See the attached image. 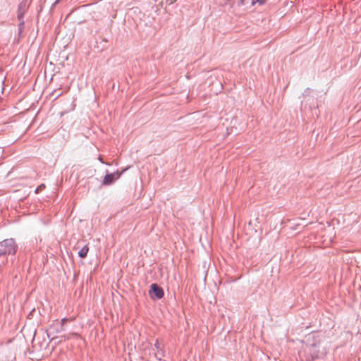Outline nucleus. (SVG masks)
Masks as SVG:
<instances>
[{
    "mask_svg": "<svg viewBox=\"0 0 361 361\" xmlns=\"http://www.w3.org/2000/svg\"><path fill=\"white\" fill-rule=\"evenodd\" d=\"M16 245L13 239H6L0 242V256L6 254H14Z\"/></svg>",
    "mask_w": 361,
    "mask_h": 361,
    "instance_id": "nucleus-1",
    "label": "nucleus"
},
{
    "mask_svg": "<svg viewBox=\"0 0 361 361\" xmlns=\"http://www.w3.org/2000/svg\"><path fill=\"white\" fill-rule=\"evenodd\" d=\"M149 293L153 300L161 299L164 296L163 289L156 283L151 285Z\"/></svg>",
    "mask_w": 361,
    "mask_h": 361,
    "instance_id": "nucleus-2",
    "label": "nucleus"
},
{
    "mask_svg": "<svg viewBox=\"0 0 361 361\" xmlns=\"http://www.w3.org/2000/svg\"><path fill=\"white\" fill-rule=\"evenodd\" d=\"M120 177L119 173H114L107 174L105 176L104 180H103V184L104 185H109L114 182L115 179H117Z\"/></svg>",
    "mask_w": 361,
    "mask_h": 361,
    "instance_id": "nucleus-3",
    "label": "nucleus"
},
{
    "mask_svg": "<svg viewBox=\"0 0 361 361\" xmlns=\"http://www.w3.org/2000/svg\"><path fill=\"white\" fill-rule=\"evenodd\" d=\"M89 251V247L87 245H85L78 252V255L81 257V258H85L87 255V252Z\"/></svg>",
    "mask_w": 361,
    "mask_h": 361,
    "instance_id": "nucleus-4",
    "label": "nucleus"
},
{
    "mask_svg": "<svg viewBox=\"0 0 361 361\" xmlns=\"http://www.w3.org/2000/svg\"><path fill=\"white\" fill-rule=\"evenodd\" d=\"M267 0H252V4H255V3H259V4H263L265 3Z\"/></svg>",
    "mask_w": 361,
    "mask_h": 361,
    "instance_id": "nucleus-5",
    "label": "nucleus"
},
{
    "mask_svg": "<svg viewBox=\"0 0 361 361\" xmlns=\"http://www.w3.org/2000/svg\"><path fill=\"white\" fill-rule=\"evenodd\" d=\"M155 345L157 347V345H158V341H156V344H155Z\"/></svg>",
    "mask_w": 361,
    "mask_h": 361,
    "instance_id": "nucleus-6",
    "label": "nucleus"
}]
</instances>
